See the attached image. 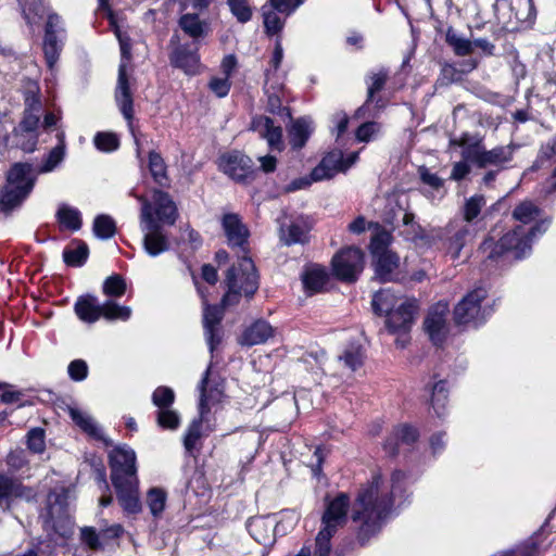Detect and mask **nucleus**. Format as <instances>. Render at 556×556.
<instances>
[{"label":"nucleus","instance_id":"f257e3e1","mask_svg":"<svg viewBox=\"0 0 556 556\" xmlns=\"http://www.w3.org/2000/svg\"><path fill=\"white\" fill-rule=\"evenodd\" d=\"M351 519L358 523L357 541L365 545L377 535L382 522V492L381 476L376 475L372 480L362 486L352 505Z\"/></svg>","mask_w":556,"mask_h":556},{"label":"nucleus","instance_id":"f03ea898","mask_svg":"<svg viewBox=\"0 0 556 556\" xmlns=\"http://www.w3.org/2000/svg\"><path fill=\"white\" fill-rule=\"evenodd\" d=\"M520 231L521 226H517L498 240L490 235L484 238L477 250V257L485 269L522 260L530 253L529 240H523Z\"/></svg>","mask_w":556,"mask_h":556},{"label":"nucleus","instance_id":"7ed1b4c3","mask_svg":"<svg viewBox=\"0 0 556 556\" xmlns=\"http://www.w3.org/2000/svg\"><path fill=\"white\" fill-rule=\"evenodd\" d=\"M225 283L228 290L223 296L220 305L206 304L203 312L204 336L212 355L222 342L223 329L220 324L224 318L225 307L238 304L241 298L242 291L238 289L236 265L228 268Z\"/></svg>","mask_w":556,"mask_h":556},{"label":"nucleus","instance_id":"20e7f679","mask_svg":"<svg viewBox=\"0 0 556 556\" xmlns=\"http://www.w3.org/2000/svg\"><path fill=\"white\" fill-rule=\"evenodd\" d=\"M467 139L468 135H463L458 140H453L452 143L463 147V159L471 162L479 168L495 166L500 170L504 168L505 163L513 159V149L510 146H500L486 150L480 141L468 144Z\"/></svg>","mask_w":556,"mask_h":556},{"label":"nucleus","instance_id":"39448f33","mask_svg":"<svg viewBox=\"0 0 556 556\" xmlns=\"http://www.w3.org/2000/svg\"><path fill=\"white\" fill-rule=\"evenodd\" d=\"M142 202L141 207V230L144 232L143 249L152 257H155L169 250L170 243L163 226L155 220L152 204L143 197L138 198Z\"/></svg>","mask_w":556,"mask_h":556},{"label":"nucleus","instance_id":"423d86ee","mask_svg":"<svg viewBox=\"0 0 556 556\" xmlns=\"http://www.w3.org/2000/svg\"><path fill=\"white\" fill-rule=\"evenodd\" d=\"M333 275L343 282L356 281L364 267V253L356 247L341 249L331 261Z\"/></svg>","mask_w":556,"mask_h":556},{"label":"nucleus","instance_id":"0eeeda50","mask_svg":"<svg viewBox=\"0 0 556 556\" xmlns=\"http://www.w3.org/2000/svg\"><path fill=\"white\" fill-rule=\"evenodd\" d=\"M70 490L65 486L54 488L47 495L45 513L39 518L42 521L45 531L60 533L59 519L66 516L68 506Z\"/></svg>","mask_w":556,"mask_h":556},{"label":"nucleus","instance_id":"6e6552de","mask_svg":"<svg viewBox=\"0 0 556 556\" xmlns=\"http://www.w3.org/2000/svg\"><path fill=\"white\" fill-rule=\"evenodd\" d=\"M486 298V290L477 288L466 294L454 308V321L456 325L478 326L485 320L481 311V302Z\"/></svg>","mask_w":556,"mask_h":556},{"label":"nucleus","instance_id":"1a4fd4ad","mask_svg":"<svg viewBox=\"0 0 556 556\" xmlns=\"http://www.w3.org/2000/svg\"><path fill=\"white\" fill-rule=\"evenodd\" d=\"M112 482L137 477L136 453L127 445L115 446L109 454Z\"/></svg>","mask_w":556,"mask_h":556},{"label":"nucleus","instance_id":"9d476101","mask_svg":"<svg viewBox=\"0 0 556 556\" xmlns=\"http://www.w3.org/2000/svg\"><path fill=\"white\" fill-rule=\"evenodd\" d=\"M63 31L61 17L56 13L49 14L45 25L42 50L50 70H52L59 61L63 49V40L60 37Z\"/></svg>","mask_w":556,"mask_h":556},{"label":"nucleus","instance_id":"9b49d317","mask_svg":"<svg viewBox=\"0 0 556 556\" xmlns=\"http://www.w3.org/2000/svg\"><path fill=\"white\" fill-rule=\"evenodd\" d=\"M200 392L199 412L201 415L210 412V405L218 403L224 395V379L212 371V364L208 365L198 386Z\"/></svg>","mask_w":556,"mask_h":556},{"label":"nucleus","instance_id":"f8f14e48","mask_svg":"<svg viewBox=\"0 0 556 556\" xmlns=\"http://www.w3.org/2000/svg\"><path fill=\"white\" fill-rule=\"evenodd\" d=\"M219 168L236 181L253 179L255 169L252 159L240 151H231L219 159Z\"/></svg>","mask_w":556,"mask_h":556},{"label":"nucleus","instance_id":"ddd939ff","mask_svg":"<svg viewBox=\"0 0 556 556\" xmlns=\"http://www.w3.org/2000/svg\"><path fill=\"white\" fill-rule=\"evenodd\" d=\"M419 302L415 298H405L395 307L387 312L384 317L389 330H410L419 313Z\"/></svg>","mask_w":556,"mask_h":556},{"label":"nucleus","instance_id":"4468645a","mask_svg":"<svg viewBox=\"0 0 556 556\" xmlns=\"http://www.w3.org/2000/svg\"><path fill=\"white\" fill-rule=\"evenodd\" d=\"M351 506L348 493L341 492L333 500L328 501L321 516V529L336 533L348 521V511Z\"/></svg>","mask_w":556,"mask_h":556},{"label":"nucleus","instance_id":"2eb2a0df","mask_svg":"<svg viewBox=\"0 0 556 556\" xmlns=\"http://www.w3.org/2000/svg\"><path fill=\"white\" fill-rule=\"evenodd\" d=\"M169 63L173 67L181 70L187 75L199 73L200 54L198 42L176 46L169 53Z\"/></svg>","mask_w":556,"mask_h":556},{"label":"nucleus","instance_id":"dca6fc26","mask_svg":"<svg viewBox=\"0 0 556 556\" xmlns=\"http://www.w3.org/2000/svg\"><path fill=\"white\" fill-rule=\"evenodd\" d=\"M447 311V304L438 303L430 308L424 320V329L435 345L442 344L446 338L445 315Z\"/></svg>","mask_w":556,"mask_h":556},{"label":"nucleus","instance_id":"f3484780","mask_svg":"<svg viewBox=\"0 0 556 556\" xmlns=\"http://www.w3.org/2000/svg\"><path fill=\"white\" fill-rule=\"evenodd\" d=\"M119 505L127 514H138L141 511V502L139 498L138 478L112 482Z\"/></svg>","mask_w":556,"mask_h":556},{"label":"nucleus","instance_id":"a211bd4d","mask_svg":"<svg viewBox=\"0 0 556 556\" xmlns=\"http://www.w3.org/2000/svg\"><path fill=\"white\" fill-rule=\"evenodd\" d=\"M405 480L406 475L403 471L396 470L392 473L390 494L384 498V520L395 515L408 498Z\"/></svg>","mask_w":556,"mask_h":556},{"label":"nucleus","instance_id":"6ab92c4d","mask_svg":"<svg viewBox=\"0 0 556 556\" xmlns=\"http://www.w3.org/2000/svg\"><path fill=\"white\" fill-rule=\"evenodd\" d=\"M237 267L238 289L251 299L258 289V275L252 260L244 255L240 258Z\"/></svg>","mask_w":556,"mask_h":556},{"label":"nucleus","instance_id":"aec40b11","mask_svg":"<svg viewBox=\"0 0 556 556\" xmlns=\"http://www.w3.org/2000/svg\"><path fill=\"white\" fill-rule=\"evenodd\" d=\"M115 100L125 119L130 122L134 118V100L125 63H121L118 66Z\"/></svg>","mask_w":556,"mask_h":556},{"label":"nucleus","instance_id":"412c9836","mask_svg":"<svg viewBox=\"0 0 556 556\" xmlns=\"http://www.w3.org/2000/svg\"><path fill=\"white\" fill-rule=\"evenodd\" d=\"M223 229L227 237L230 247H238L245 250L250 231L247 226L241 222L239 216L233 213H228L223 216Z\"/></svg>","mask_w":556,"mask_h":556},{"label":"nucleus","instance_id":"4be33fe9","mask_svg":"<svg viewBox=\"0 0 556 556\" xmlns=\"http://www.w3.org/2000/svg\"><path fill=\"white\" fill-rule=\"evenodd\" d=\"M469 236L470 229L465 224L450 223L445 227L444 245L453 260L459 257L460 251L466 245Z\"/></svg>","mask_w":556,"mask_h":556},{"label":"nucleus","instance_id":"5701e85b","mask_svg":"<svg viewBox=\"0 0 556 556\" xmlns=\"http://www.w3.org/2000/svg\"><path fill=\"white\" fill-rule=\"evenodd\" d=\"M41 111L42 104L39 97L34 93H27L25 97V109L23 111L22 119L14 128L24 132H39Z\"/></svg>","mask_w":556,"mask_h":556},{"label":"nucleus","instance_id":"b1692460","mask_svg":"<svg viewBox=\"0 0 556 556\" xmlns=\"http://www.w3.org/2000/svg\"><path fill=\"white\" fill-rule=\"evenodd\" d=\"M152 200L155 206V220H157L162 226L163 224L170 226L174 225L176 223L178 212L172 197L165 191L154 189Z\"/></svg>","mask_w":556,"mask_h":556},{"label":"nucleus","instance_id":"393cba45","mask_svg":"<svg viewBox=\"0 0 556 556\" xmlns=\"http://www.w3.org/2000/svg\"><path fill=\"white\" fill-rule=\"evenodd\" d=\"M382 90V75L380 73L374 76V81L368 88L367 100L358 108L354 114L355 118L378 117L380 112V102L382 100L379 92Z\"/></svg>","mask_w":556,"mask_h":556},{"label":"nucleus","instance_id":"a878e982","mask_svg":"<svg viewBox=\"0 0 556 556\" xmlns=\"http://www.w3.org/2000/svg\"><path fill=\"white\" fill-rule=\"evenodd\" d=\"M31 193L30 182L25 187L5 186L0 190V212L7 216L20 207Z\"/></svg>","mask_w":556,"mask_h":556},{"label":"nucleus","instance_id":"bb28decb","mask_svg":"<svg viewBox=\"0 0 556 556\" xmlns=\"http://www.w3.org/2000/svg\"><path fill=\"white\" fill-rule=\"evenodd\" d=\"M38 175L37 168L31 163L16 162L7 172L5 184L14 187H25L30 182L33 190Z\"/></svg>","mask_w":556,"mask_h":556},{"label":"nucleus","instance_id":"cd10ccee","mask_svg":"<svg viewBox=\"0 0 556 556\" xmlns=\"http://www.w3.org/2000/svg\"><path fill=\"white\" fill-rule=\"evenodd\" d=\"M74 311L81 321L93 324L102 317L103 304L101 305L94 295L85 294L78 296Z\"/></svg>","mask_w":556,"mask_h":556},{"label":"nucleus","instance_id":"c85d7f7f","mask_svg":"<svg viewBox=\"0 0 556 556\" xmlns=\"http://www.w3.org/2000/svg\"><path fill=\"white\" fill-rule=\"evenodd\" d=\"M247 530L261 545L270 546L275 542L274 522L267 517H252L247 521Z\"/></svg>","mask_w":556,"mask_h":556},{"label":"nucleus","instance_id":"c756f323","mask_svg":"<svg viewBox=\"0 0 556 556\" xmlns=\"http://www.w3.org/2000/svg\"><path fill=\"white\" fill-rule=\"evenodd\" d=\"M274 336V328L264 319L255 320L249 326L239 339V343L245 346H253L265 343Z\"/></svg>","mask_w":556,"mask_h":556},{"label":"nucleus","instance_id":"7c9ffc66","mask_svg":"<svg viewBox=\"0 0 556 556\" xmlns=\"http://www.w3.org/2000/svg\"><path fill=\"white\" fill-rule=\"evenodd\" d=\"M391 235L384 229V282L386 281H402L406 275L403 270L400 256L388 248Z\"/></svg>","mask_w":556,"mask_h":556},{"label":"nucleus","instance_id":"2f4dec72","mask_svg":"<svg viewBox=\"0 0 556 556\" xmlns=\"http://www.w3.org/2000/svg\"><path fill=\"white\" fill-rule=\"evenodd\" d=\"M68 413L75 425L84 432L94 440L102 441L106 446L112 445V441L104 437L100 427L90 415H87L75 407H70Z\"/></svg>","mask_w":556,"mask_h":556},{"label":"nucleus","instance_id":"473e14b6","mask_svg":"<svg viewBox=\"0 0 556 556\" xmlns=\"http://www.w3.org/2000/svg\"><path fill=\"white\" fill-rule=\"evenodd\" d=\"M313 122L308 117H300L292 123L289 129V144L293 150H301L305 147L313 132Z\"/></svg>","mask_w":556,"mask_h":556},{"label":"nucleus","instance_id":"72a5a7b5","mask_svg":"<svg viewBox=\"0 0 556 556\" xmlns=\"http://www.w3.org/2000/svg\"><path fill=\"white\" fill-rule=\"evenodd\" d=\"M328 279V273L323 267H313L302 275L303 287L309 294L321 292Z\"/></svg>","mask_w":556,"mask_h":556},{"label":"nucleus","instance_id":"f704fd0d","mask_svg":"<svg viewBox=\"0 0 556 556\" xmlns=\"http://www.w3.org/2000/svg\"><path fill=\"white\" fill-rule=\"evenodd\" d=\"M280 240L286 245H291L294 243H304L306 241L307 229H305L303 223L300 220H293L289 225L280 222Z\"/></svg>","mask_w":556,"mask_h":556},{"label":"nucleus","instance_id":"c9c22d12","mask_svg":"<svg viewBox=\"0 0 556 556\" xmlns=\"http://www.w3.org/2000/svg\"><path fill=\"white\" fill-rule=\"evenodd\" d=\"M338 359L351 371L357 370L364 362V349L359 340H351Z\"/></svg>","mask_w":556,"mask_h":556},{"label":"nucleus","instance_id":"e433bc0d","mask_svg":"<svg viewBox=\"0 0 556 556\" xmlns=\"http://www.w3.org/2000/svg\"><path fill=\"white\" fill-rule=\"evenodd\" d=\"M76 248L66 247L63 250V261L67 266L81 267L89 255V248L86 242L79 239L73 240Z\"/></svg>","mask_w":556,"mask_h":556},{"label":"nucleus","instance_id":"4c0bfd02","mask_svg":"<svg viewBox=\"0 0 556 556\" xmlns=\"http://www.w3.org/2000/svg\"><path fill=\"white\" fill-rule=\"evenodd\" d=\"M368 227H375L376 232L370 241V252L372 255V265L375 268V278L382 280V229L378 223H369Z\"/></svg>","mask_w":556,"mask_h":556},{"label":"nucleus","instance_id":"58836bf2","mask_svg":"<svg viewBox=\"0 0 556 556\" xmlns=\"http://www.w3.org/2000/svg\"><path fill=\"white\" fill-rule=\"evenodd\" d=\"M62 227L71 231H77L81 228L83 220L80 212L67 204H61L55 215Z\"/></svg>","mask_w":556,"mask_h":556},{"label":"nucleus","instance_id":"ea45409f","mask_svg":"<svg viewBox=\"0 0 556 556\" xmlns=\"http://www.w3.org/2000/svg\"><path fill=\"white\" fill-rule=\"evenodd\" d=\"M149 170L155 184L161 187L169 186L166 164L156 151L149 152Z\"/></svg>","mask_w":556,"mask_h":556},{"label":"nucleus","instance_id":"a19ab883","mask_svg":"<svg viewBox=\"0 0 556 556\" xmlns=\"http://www.w3.org/2000/svg\"><path fill=\"white\" fill-rule=\"evenodd\" d=\"M179 27L191 38L193 41L205 35L204 23L200 21L198 14L186 13L180 16L178 21Z\"/></svg>","mask_w":556,"mask_h":556},{"label":"nucleus","instance_id":"79ce46f5","mask_svg":"<svg viewBox=\"0 0 556 556\" xmlns=\"http://www.w3.org/2000/svg\"><path fill=\"white\" fill-rule=\"evenodd\" d=\"M167 493L162 488H151L147 493V505L154 518H161L165 509Z\"/></svg>","mask_w":556,"mask_h":556},{"label":"nucleus","instance_id":"37998d69","mask_svg":"<svg viewBox=\"0 0 556 556\" xmlns=\"http://www.w3.org/2000/svg\"><path fill=\"white\" fill-rule=\"evenodd\" d=\"M39 139V132H24L18 131L17 128H14L12 131V147L21 149L26 153H31L37 149Z\"/></svg>","mask_w":556,"mask_h":556},{"label":"nucleus","instance_id":"c03bdc74","mask_svg":"<svg viewBox=\"0 0 556 556\" xmlns=\"http://www.w3.org/2000/svg\"><path fill=\"white\" fill-rule=\"evenodd\" d=\"M446 43L453 48L456 55H469L473 51L471 40L459 36L453 28H448L445 36Z\"/></svg>","mask_w":556,"mask_h":556},{"label":"nucleus","instance_id":"a18cd8bd","mask_svg":"<svg viewBox=\"0 0 556 556\" xmlns=\"http://www.w3.org/2000/svg\"><path fill=\"white\" fill-rule=\"evenodd\" d=\"M265 89V93L267 96L266 101V112L278 115L281 117H286L292 119L291 111L288 106L282 105V100L280 94L278 93L280 90H276L275 88Z\"/></svg>","mask_w":556,"mask_h":556},{"label":"nucleus","instance_id":"49530a36","mask_svg":"<svg viewBox=\"0 0 556 556\" xmlns=\"http://www.w3.org/2000/svg\"><path fill=\"white\" fill-rule=\"evenodd\" d=\"M92 229L97 238L108 240L115 235L116 225L111 216L100 214L94 218Z\"/></svg>","mask_w":556,"mask_h":556},{"label":"nucleus","instance_id":"de8ad7c7","mask_svg":"<svg viewBox=\"0 0 556 556\" xmlns=\"http://www.w3.org/2000/svg\"><path fill=\"white\" fill-rule=\"evenodd\" d=\"M447 388L446 381L440 380L432 388L431 405L439 418L445 413V405L447 402Z\"/></svg>","mask_w":556,"mask_h":556},{"label":"nucleus","instance_id":"09e8293b","mask_svg":"<svg viewBox=\"0 0 556 556\" xmlns=\"http://www.w3.org/2000/svg\"><path fill=\"white\" fill-rule=\"evenodd\" d=\"M127 289L126 281L123 276L113 274L109 276L102 286L103 293L109 298H121Z\"/></svg>","mask_w":556,"mask_h":556},{"label":"nucleus","instance_id":"8fccbe9b","mask_svg":"<svg viewBox=\"0 0 556 556\" xmlns=\"http://www.w3.org/2000/svg\"><path fill=\"white\" fill-rule=\"evenodd\" d=\"M131 315V309L128 306L117 304L112 300H108L103 303L102 317L108 320H128Z\"/></svg>","mask_w":556,"mask_h":556},{"label":"nucleus","instance_id":"3c124183","mask_svg":"<svg viewBox=\"0 0 556 556\" xmlns=\"http://www.w3.org/2000/svg\"><path fill=\"white\" fill-rule=\"evenodd\" d=\"M540 215V208L532 201L519 203L513 211V217L522 224H529Z\"/></svg>","mask_w":556,"mask_h":556},{"label":"nucleus","instance_id":"603ef678","mask_svg":"<svg viewBox=\"0 0 556 556\" xmlns=\"http://www.w3.org/2000/svg\"><path fill=\"white\" fill-rule=\"evenodd\" d=\"M16 479L0 473V508L8 510L11 507Z\"/></svg>","mask_w":556,"mask_h":556},{"label":"nucleus","instance_id":"864d4df0","mask_svg":"<svg viewBox=\"0 0 556 556\" xmlns=\"http://www.w3.org/2000/svg\"><path fill=\"white\" fill-rule=\"evenodd\" d=\"M93 143L102 152H113L119 148V138L115 132L99 131L93 138Z\"/></svg>","mask_w":556,"mask_h":556},{"label":"nucleus","instance_id":"5fc2aeb1","mask_svg":"<svg viewBox=\"0 0 556 556\" xmlns=\"http://www.w3.org/2000/svg\"><path fill=\"white\" fill-rule=\"evenodd\" d=\"M65 152L62 147H54L43 159L40 166L36 167L37 173L46 174L56 168L64 160Z\"/></svg>","mask_w":556,"mask_h":556},{"label":"nucleus","instance_id":"6e6d98bb","mask_svg":"<svg viewBox=\"0 0 556 556\" xmlns=\"http://www.w3.org/2000/svg\"><path fill=\"white\" fill-rule=\"evenodd\" d=\"M204 415L200 414V417L193 419L189 425L187 432L184 437V446L188 453H192L195 448L197 442L201 438V429H202V418Z\"/></svg>","mask_w":556,"mask_h":556},{"label":"nucleus","instance_id":"4d7b16f0","mask_svg":"<svg viewBox=\"0 0 556 556\" xmlns=\"http://www.w3.org/2000/svg\"><path fill=\"white\" fill-rule=\"evenodd\" d=\"M264 17V28L268 36H274L280 33L283 28V22L277 15L274 9H268L267 5L262 7Z\"/></svg>","mask_w":556,"mask_h":556},{"label":"nucleus","instance_id":"13d9d810","mask_svg":"<svg viewBox=\"0 0 556 556\" xmlns=\"http://www.w3.org/2000/svg\"><path fill=\"white\" fill-rule=\"evenodd\" d=\"M484 205L485 199L482 194H475L467 199L463 208L465 222L471 223L477 218Z\"/></svg>","mask_w":556,"mask_h":556},{"label":"nucleus","instance_id":"bf43d9fd","mask_svg":"<svg viewBox=\"0 0 556 556\" xmlns=\"http://www.w3.org/2000/svg\"><path fill=\"white\" fill-rule=\"evenodd\" d=\"M261 137L266 139L271 150L282 151V128L281 126H275L274 121H271V126L261 130Z\"/></svg>","mask_w":556,"mask_h":556},{"label":"nucleus","instance_id":"052dcab7","mask_svg":"<svg viewBox=\"0 0 556 556\" xmlns=\"http://www.w3.org/2000/svg\"><path fill=\"white\" fill-rule=\"evenodd\" d=\"M227 4L239 23L244 24L252 18V8L248 0H227Z\"/></svg>","mask_w":556,"mask_h":556},{"label":"nucleus","instance_id":"680f3d73","mask_svg":"<svg viewBox=\"0 0 556 556\" xmlns=\"http://www.w3.org/2000/svg\"><path fill=\"white\" fill-rule=\"evenodd\" d=\"M175 401V393L169 387H157L152 394V402L159 408H169Z\"/></svg>","mask_w":556,"mask_h":556},{"label":"nucleus","instance_id":"e2e57ef3","mask_svg":"<svg viewBox=\"0 0 556 556\" xmlns=\"http://www.w3.org/2000/svg\"><path fill=\"white\" fill-rule=\"evenodd\" d=\"M100 540L103 542V551L106 547L118 546L117 540L124 533V528L121 525H112L100 532Z\"/></svg>","mask_w":556,"mask_h":556},{"label":"nucleus","instance_id":"0e129e2a","mask_svg":"<svg viewBox=\"0 0 556 556\" xmlns=\"http://www.w3.org/2000/svg\"><path fill=\"white\" fill-rule=\"evenodd\" d=\"M334 535L329 530L320 529L315 540L314 556H329L331 552V538Z\"/></svg>","mask_w":556,"mask_h":556},{"label":"nucleus","instance_id":"69168bd1","mask_svg":"<svg viewBox=\"0 0 556 556\" xmlns=\"http://www.w3.org/2000/svg\"><path fill=\"white\" fill-rule=\"evenodd\" d=\"M80 540L91 551H103V542L100 540V533L93 527H84L80 530Z\"/></svg>","mask_w":556,"mask_h":556},{"label":"nucleus","instance_id":"338daca9","mask_svg":"<svg viewBox=\"0 0 556 556\" xmlns=\"http://www.w3.org/2000/svg\"><path fill=\"white\" fill-rule=\"evenodd\" d=\"M157 425L164 429H177L180 424L179 415L168 408H160L157 412Z\"/></svg>","mask_w":556,"mask_h":556},{"label":"nucleus","instance_id":"774afa93","mask_svg":"<svg viewBox=\"0 0 556 556\" xmlns=\"http://www.w3.org/2000/svg\"><path fill=\"white\" fill-rule=\"evenodd\" d=\"M332 176L343 169V155L340 151L327 153L319 162Z\"/></svg>","mask_w":556,"mask_h":556}]
</instances>
